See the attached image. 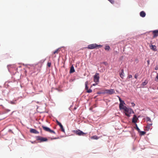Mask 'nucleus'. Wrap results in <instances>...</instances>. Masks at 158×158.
I'll list each match as a JSON object with an SVG mask.
<instances>
[{
  "label": "nucleus",
  "mask_w": 158,
  "mask_h": 158,
  "mask_svg": "<svg viewBox=\"0 0 158 158\" xmlns=\"http://www.w3.org/2000/svg\"><path fill=\"white\" fill-rule=\"evenodd\" d=\"M125 108V109L124 110L125 112V114L127 117H130L131 113H134V111L131 109L128 108L127 107Z\"/></svg>",
  "instance_id": "f257e3e1"
},
{
  "label": "nucleus",
  "mask_w": 158,
  "mask_h": 158,
  "mask_svg": "<svg viewBox=\"0 0 158 158\" xmlns=\"http://www.w3.org/2000/svg\"><path fill=\"white\" fill-rule=\"evenodd\" d=\"M102 46L101 45H98L96 44H94L89 45L87 47L89 49H93L97 48H101Z\"/></svg>",
  "instance_id": "f03ea898"
},
{
  "label": "nucleus",
  "mask_w": 158,
  "mask_h": 158,
  "mask_svg": "<svg viewBox=\"0 0 158 158\" xmlns=\"http://www.w3.org/2000/svg\"><path fill=\"white\" fill-rule=\"evenodd\" d=\"M115 93V90L114 89H106L105 90L104 92L99 93V94H112Z\"/></svg>",
  "instance_id": "7ed1b4c3"
},
{
  "label": "nucleus",
  "mask_w": 158,
  "mask_h": 158,
  "mask_svg": "<svg viewBox=\"0 0 158 158\" xmlns=\"http://www.w3.org/2000/svg\"><path fill=\"white\" fill-rule=\"evenodd\" d=\"M99 76L98 73H96L94 77V82L98 84L99 82Z\"/></svg>",
  "instance_id": "20e7f679"
},
{
  "label": "nucleus",
  "mask_w": 158,
  "mask_h": 158,
  "mask_svg": "<svg viewBox=\"0 0 158 158\" xmlns=\"http://www.w3.org/2000/svg\"><path fill=\"white\" fill-rule=\"evenodd\" d=\"M42 127L43 129L45 131L49 132L51 133H53L55 134V132L53 130H51L50 128L47 127H45L44 125L42 126Z\"/></svg>",
  "instance_id": "39448f33"
},
{
  "label": "nucleus",
  "mask_w": 158,
  "mask_h": 158,
  "mask_svg": "<svg viewBox=\"0 0 158 158\" xmlns=\"http://www.w3.org/2000/svg\"><path fill=\"white\" fill-rule=\"evenodd\" d=\"M73 132L76 135L79 136H84L86 134V133L83 132V131L79 130H74V131Z\"/></svg>",
  "instance_id": "423d86ee"
},
{
  "label": "nucleus",
  "mask_w": 158,
  "mask_h": 158,
  "mask_svg": "<svg viewBox=\"0 0 158 158\" xmlns=\"http://www.w3.org/2000/svg\"><path fill=\"white\" fill-rule=\"evenodd\" d=\"M36 138L37 140L39 141V142H40L46 141L48 140V139L47 138L43 137L40 136H37Z\"/></svg>",
  "instance_id": "0eeeda50"
},
{
  "label": "nucleus",
  "mask_w": 158,
  "mask_h": 158,
  "mask_svg": "<svg viewBox=\"0 0 158 158\" xmlns=\"http://www.w3.org/2000/svg\"><path fill=\"white\" fill-rule=\"evenodd\" d=\"M85 89L87 90V92L88 93H91L92 92V90L90 89H88V86L87 85L88 84V81H86L85 82Z\"/></svg>",
  "instance_id": "6e6552de"
},
{
  "label": "nucleus",
  "mask_w": 158,
  "mask_h": 158,
  "mask_svg": "<svg viewBox=\"0 0 158 158\" xmlns=\"http://www.w3.org/2000/svg\"><path fill=\"white\" fill-rule=\"evenodd\" d=\"M56 123H57V124L60 127V129H61V131H63V132H64V129L63 128V126L59 122L58 120H56Z\"/></svg>",
  "instance_id": "1a4fd4ad"
},
{
  "label": "nucleus",
  "mask_w": 158,
  "mask_h": 158,
  "mask_svg": "<svg viewBox=\"0 0 158 158\" xmlns=\"http://www.w3.org/2000/svg\"><path fill=\"white\" fill-rule=\"evenodd\" d=\"M125 104H124L122 103H120L119 105V108L120 110H124L125 109V107H126V106H124V105Z\"/></svg>",
  "instance_id": "9d476101"
},
{
  "label": "nucleus",
  "mask_w": 158,
  "mask_h": 158,
  "mask_svg": "<svg viewBox=\"0 0 158 158\" xmlns=\"http://www.w3.org/2000/svg\"><path fill=\"white\" fill-rule=\"evenodd\" d=\"M152 33L153 34V38L156 37L158 36V30H155L152 31Z\"/></svg>",
  "instance_id": "9b49d317"
},
{
  "label": "nucleus",
  "mask_w": 158,
  "mask_h": 158,
  "mask_svg": "<svg viewBox=\"0 0 158 158\" xmlns=\"http://www.w3.org/2000/svg\"><path fill=\"white\" fill-rule=\"evenodd\" d=\"M138 118H137L135 115H134L132 119V122L133 123H135L137 122Z\"/></svg>",
  "instance_id": "f8f14e48"
},
{
  "label": "nucleus",
  "mask_w": 158,
  "mask_h": 158,
  "mask_svg": "<svg viewBox=\"0 0 158 158\" xmlns=\"http://www.w3.org/2000/svg\"><path fill=\"white\" fill-rule=\"evenodd\" d=\"M30 132L31 133L36 134H38L39 133V132L38 131L34 129H31L30 130Z\"/></svg>",
  "instance_id": "ddd939ff"
},
{
  "label": "nucleus",
  "mask_w": 158,
  "mask_h": 158,
  "mask_svg": "<svg viewBox=\"0 0 158 158\" xmlns=\"http://www.w3.org/2000/svg\"><path fill=\"white\" fill-rule=\"evenodd\" d=\"M150 48L151 49L153 50L154 51H156V47L155 45H150Z\"/></svg>",
  "instance_id": "4468645a"
},
{
  "label": "nucleus",
  "mask_w": 158,
  "mask_h": 158,
  "mask_svg": "<svg viewBox=\"0 0 158 158\" xmlns=\"http://www.w3.org/2000/svg\"><path fill=\"white\" fill-rule=\"evenodd\" d=\"M140 15L142 17H144L146 15V13L144 11H141L140 13Z\"/></svg>",
  "instance_id": "2eb2a0df"
},
{
  "label": "nucleus",
  "mask_w": 158,
  "mask_h": 158,
  "mask_svg": "<svg viewBox=\"0 0 158 158\" xmlns=\"http://www.w3.org/2000/svg\"><path fill=\"white\" fill-rule=\"evenodd\" d=\"M123 74H124L123 70V69H122L121 70V72L120 74V77L122 79L123 78V77H124Z\"/></svg>",
  "instance_id": "dca6fc26"
},
{
  "label": "nucleus",
  "mask_w": 158,
  "mask_h": 158,
  "mask_svg": "<svg viewBox=\"0 0 158 158\" xmlns=\"http://www.w3.org/2000/svg\"><path fill=\"white\" fill-rule=\"evenodd\" d=\"M75 72V70L74 69V68L73 67V66H72L71 67L70 71V73H74Z\"/></svg>",
  "instance_id": "f3484780"
},
{
  "label": "nucleus",
  "mask_w": 158,
  "mask_h": 158,
  "mask_svg": "<svg viewBox=\"0 0 158 158\" xmlns=\"http://www.w3.org/2000/svg\"><path fill=\"white\" fill-rule=\"evenodd\" d=\"M99 137H98L96 135H94L93 136L91 137H90V138L91 139H99Z\"/></svg>",
  "instance_id": "a211bd4d"
},
{
  "label": "nucleus",
  "mask_w": 158,
  "mask_h": 158,
  "mask_svg": "<svg viewBox=\"0 0 158 158\" xmlns=\"http://www.w3.org/2000/svg\"><path fill=\"white\" fill-rule=\"evenodd\" d=\"M58 49H57L52 54V56L54 57H56V55H55V54L56 53L58 54Z\"/></svg>",
  "instance_id": "6ab92c4d"
},
{
  "label": "nucleus",
  "mask_w": 158,
  "mask_h": 158,
  "mask_svg": "<svg viewBox=\"0 0 158 158\" xmlns=\"http://www.w3.org/2000/svg\"><path fill=\"white\" fill-rule=\"evenodd\" d=\"M110 49V48L109 46H106L105 48V49L106 51H109Z\"/></svg>",
  "instance_id": "aec40b11"
},
{
  "label": "nucleus",
  "mask_w": 158,
  "mask_h": 158,
  "mask_svg": "<svg viewBox=\"0 0 158 158\" xmlns=\"http://www.w3.org/2000/svg\"><path fill=\"white\" fill-rule=\"evenodd\" d=\"M148 83V81L146 80H145L144 82H143L141 85L143 86H144L146 85Z\"/></svg>",
  "instance_id": "412c9836"
},
{
  "label": "nucleus",
  "mask_w": 158,
  "mask_h": 158,
  "mask_svg": "<svg viewBox=\"0 0 158 158\" xmlns=\"http://www.w3.org/2000/svg\"><path fill=\"white\" fill-rule=\"evenodd\" d=\"M146 121L147 122H149L150 123V122H152L150 118L148 117H147L146 118Z\"/></svg>",
  "instance_id": "4be33fe9"
},
{
  "label": "nucleus",
  "mask_w": 158,
  "mask_h": 158,
  "mask_svg": "<svg viewBox=\"0 0 158 158\" xmlns=\"http://www.w3.org/2000/svg\"><path fill=\"white\" fill-rule=\"evenodd\" d=\"M140 135H143L145 134L146 132L144 131H140Z\"/></svg>",
  "instance_id": "5701e85b"
},
{
  "label": "nucleus",
  "mask_w": 158,
  "mask_h": 158,
  "mask_svg": "<svg viewBox=\"0 0 158 158\" xmlns=\"http://www.w3.org/2000/svg\"><path fill=\"white\" fill-rule=\"evenodd\" d=\"M150 128V127L147 126L145 127V130L146 131H148L149 130Z\"/></svg>",
  "instance_id": "b1692460"
},
{
  "label": "nucleus",
  "mask_w": 158,
  "mask_h": 158,
  "mask_svg": "<svg viewBox=\"0 0 158 158\" xmlns=\"http://www.w3.org/2000/svg\"><path fill=\"white\" fill-rule=\"evenodd\" d=\"M119 100L120 101V103H123L125 104V102H124V101L122 100L120 98H119Z\"/></svg>",
  "instance_id": "393cba45"
},
{
  "label": "nucleus",
  "mask_w": 158,
  "mask_h": 158,
  "mask_svg": "<svg viewBox=\"0 0 158 158\" xmlns=\"http://www.w3.org/2000/svg\"><path fill=\"white\" fill-rule=\"evenodd\" d=\"M150 123H147V126L151 127L152 125V122H150Z\"/></svg>",
  "instance_id": "a878e982"
},
{
  "label": "nucleus",
  "mask_w": 158,
  "mask_h": 158,
  "mask_svg": "<svg viewBox=\"0 0 158 158\" xmlns=\"http://www.w3.org/2000/svg\"><path fill=\"white\" fill-rule=\"evenodd\" d=\"M155 80L156 81H158V73L157 74V75L155 79Z\"/></svg>",
  "instance_id": "bb28decb"
},
{
  "label": "nucleus",
  "mask_w": 158,
  "mask_h": 158,
  "mask_svg": "<svg viewBox=\"0 0 158 158\" xmlns=\"http://www.w3.org/2000/svg\"><path fill=\"white\" fill-rule=\"evenodd\" d=\"M136 130L138 131L139 132H140V129H139V127H138L137 124L136 125Z\"/></svg>",
  "instance_id": "cd10ccee"
},
{
  "label": "nucleus",
  "mask_w": 158,
  "mask_h": 158,
  "mask_svg": "<svg viewBox=\"0 0 158 158\" xmlns=\"http://www.w3.org/2000/svg\"><path fill=\"white\" fill-rule=\"evenodd\" d=\"M51 62H48L47 63V66L48 67H50L51 66Z\"/></svg>",
  "instance_id": "c85d7f7f"
},
{
  "label": "nucleus",
  "mask_w": 158,
  "mask_h": 158,
  "mask_svg": "<svg viewBox=\"0 0 158 158\" xmlns=\"http://www.w3.org/2000/svg\"><path fill=\"white\" fill-rule=\"evenodd\" d=\"M138 76V73H136L135 75V79H137V78Z\"/></svg>",
  "instance_id": "c756f323"
},
{
  "label": "nucleus",
  "mask_w": 158,
  "mask_h": 158,
  "mask_svg": "<svg viewBox=\"0 0 158 158\" xmlns=\"http://www.w3.org/2000/svg\"><path fill=\"white\" fill-rule=\"evenodd\" d=\"M111 3L113 4L114 2V0H108Z\"/></svg>",
  "instance_id": "7c9ffc66"
},
{
  "label": "nucleus",
  "mask_w": 158,
  "mask_h": 158,
  "mask_svg": "<svg viewBox=\"0 0 158 158\" xmlns=\"http://www.w3.org/2000/svg\"><path fill=\"white\" fill-rule=\"evenodd\" d=\"M132 77V76L131 75H129L128 76V78L129 79L131 78Z\"/></svg>",
  "instance_id": "2f4dec72"
},
{
  "label": "nucleus",
  "mask_w": 158,
  "mask_h": 158,
  "mask_svg": "<svg viewBox=\"0 0 158 158\" xmlns=\"http://www.w3.org/2000/svg\"><path fill=\"white\" fill-rule=\"evenodd\" d=\"M131 105H132V106H133V107H134V106H135V104L134 103H133V102H132V103H131Z\"/></svg>",
  "instance_id": "473e14b6"
},
{
  "label": "nucleus",
  "mask_w": 158,
  "mask_h": 158,
  "mask_svg": "<svg viewBox=\"0 0 158 158\" xmlns=\"http://www.w3.org/2000/svg\"><path fill=\"white\" fill-rule=\"evenodd\" d=\"M158 69V67L157 66H156V67L155 68V70H157Z\"/></svg>",
  "instance_id": "72a5a7b5"
},
{
  "label": "nucleus",
  "mask_w": 158,
  "mask_h": 158,
  "mask_svg": "<svg viewBox=\"0 0 158 158\" xmlns=\"http://www.w3.org/2000/svg\"><path fill=\"white\" fill-rule=\"evenodd\" d=\"M147 63L148 65L150 63V61L149 60H147Z\"/></svg>",
  "instance_id": "f704fd0d"
},
{
  "label": "nucleus",
  "mask_w": 158,
  "mask_h": 158,
  "mask_svg": "<svg viewBox=\"0 0 158 158\" xmlns=\"http://www.w3.org/2000/svg\"><path fill=\"white\" fill-rule=\"evenodd\" d=\"M97 84H96H96H93V85H94V86H95V85H97Z\"/></svg>",
  "instance_id": "c9c22d12"
},
{
  "label": "nucleus",
  "mask_w": 158,
  "mask_h": 158,
  "mask_svg": "<svg viewBox=\"0 0 158 158\" xmlns=\"http://www.w3.org/2000/svg\"><path fill=\"white\" fill-rule=\"evenodd\" d=\"M147 123H150L149 122H147Z\"/></svg>",
  "instance_id": "e433bc0d"
},
{
  "label": "nucleus",
  "mask_w": 158,
  "mask_h": 158,
  "mask_svg": "<svg viewBox=\"0 0 158 158\" xmlns=\"http://www.w3.org/2000/svg\"><path fill=\"white\" fill-rule=\"evenodd\" d=\"M57 139V138H54V139Z\"/></svg>",
  "instance_id": "4c0bfd02"
}]
</instances>
